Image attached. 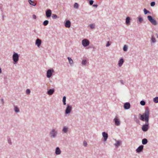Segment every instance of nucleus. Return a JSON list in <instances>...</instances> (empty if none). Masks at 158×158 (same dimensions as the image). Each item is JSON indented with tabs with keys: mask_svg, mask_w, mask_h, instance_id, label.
I'll return each instance as SVG.
<instances>
[{
	"mask_svg": "<svg viewBox=\"0 0 158 158\" xmlns=\"http://www.w3.org/2000/svg\"><path fill=\"white\" fill-rule=\"evenodd\" d=\"M143 148V146L141 145L139 146L136 149V151L138 153L142 152Z\"/></svg>",
	"mask_w": 158,
	"mask_h": 158,
	"instance_id": "ddd939ff",
	"label": "nucleus"
},
{
	"mask_svg": "<svg viewBox=\"0 0 158 158\" xmlns=\"http://www.w3.org/2000/svg\"><path fill=\"white\" fill-rule=\"evenodd\" d=\"M153 101L156 103H158V97H156L153 99Z\"/></svg>",
	"mask_w": 158,
	"mask_h": 158,
	"instance_id": "2f4dec72",
	"label": "nucleus"
},
{
	"mask_svg": "<svg viewBox=\"0 0 158 158\" xmlns=\"http://www.w3.org/2000/svg\"><path fill=\"white\" fill-rule=\"evenodd\" d=\"M52 18L53 19H55L57 18V16L56 14H52Z\"/></svg>",
	"mask_w": 158,
	"mask_h": 158,
	"instance_id": "c9c22d12",
	"label": "nucleus"
},
{
	"mask_svg": "<svg viewBox=\"0 0 158 158\" xmlns=\"http://www.w3.org/2000/svg\"><path fill=\"white\" fill-rule=\"evenodd\" d=\"M32 18L34 19H36V16L35 15H32Z\"/></svg>",
	"mask_w": 158,
	"mask_h": 158,
	"instance_id": "c03bdc74",
	"label": "nucleus"
},
{
	"mask_svg": "<svg viewBox=\"0 0 158 158\" xmlns=\"http://www.w3.org/2000/svg\"><path fill=\"white\" fill-rule=\"evenodd\" d=\"M124 63V60L123 58H121L118 62V66L119 67H121Z\"/></svg>",
	"mask_w": 158,
	"mask_h": 158,
	"instance_id": "f3484780",
	"label": "nucleus"
},
{
	"mask_svg": "<svg viewBox=\"0 0 158 158\" xmlns=\"http://www.w3.org/2000/svg\"><path fill=\"white\" fill-rule=\"evenodd\" d=\"M142 143L143 145H145L147 144L148 142V141L147 139L144 138L142 140Z\"/></svg>",
	"mask_w": 158,
	"mask_h": 158,
	"instance_id": "4be33fe9",
	"label": "nucleus"
},
{
	"mask_svg": "<svg viewBox=\"0 0 158 158\" xmlns=\"http://www.w3.org/2000/svg\"><path fill=\"white\" fill-rule=\"evenodd\" d=\"M66 97L65 96H64L63 98V100H62L63 104L64 105H66Z\"/></svg>",
	"mask_w": 158,
	"mask_h": 158,
	"instance_id": "cd10ccee",
	"label": "nucleus"
},
{
	"mask_svg": "<svg viewBox=\"0 0 158 158\" xmlns=\"http://www.w3.org/2000/svg\"><path fill=\"white\" fill-rule=\"evenodd\" d=\"M134 120L137 123H139V121L137 117H135L134 118Z\"/></svg>",
	"mask_w": 158,
	"mask_h": 158,
	"instance_id": "ea45409f",
	"label": "nucleus"
},
{
	"mask_svg": "<svg viewBox=\"0 0 158 158\" xmlns=\"http://www.w3.org/2000/svg\"><path fill=\"white\" fill-rule=\"evenodd\" d=\"M54 72V70L52 69H48L47 71V77L48 78H50Z\"/></svg>",
	"mask_w": 158,
	"mask_h": 158,
	"instance_id": "423d86ee",
	"label": "nucleus"
},
{
	"mask_svg": "<svg viewBox=\"0 0 158 158\" xmlns=\"http://www.w3.org/2000/svg\"><path fill=\"white\" fill-rule=\"evenodd\" d=\"M102 135L103 138V141H106L108 137V134L105 132H104L102 133Z\"/></svg>",
	"mask_w": 158,
	"mask_h": 158,
	"instance_id": "f8f14e48",
	"label": "nucleus"
},
{
	"mask_svg": "<svg viewBox=\"0 0 158 158\" xmlns=\"http://www.w3.org/2000/svg\"><path fill=\"white\" fill-rule=\"evenodd\" d=\"M71 24V23L70 21L69 20H67L65 22L64 25L66 27L69 28L70 27Z\"/></svg>",
	"mask_w": 158,
	"mask_h": 158,
	"instance_id": "2eb2a0df",
	"label": "nucleus"
},
{
	"mask_svg": "<svg viewBox=\"0 0 158 158\" xmlns=\"http://www.w3.org/2000/svg\"><path fill=\"white\" fill-rule=\"evenodd\" d=\"M93 6L94 7H97L98 6V5L97 4H94L93 5Z\"/></svg>",
	"mask_w": 158,
	"mask_h": 158,
	"instance_id": "de8ad7c7",
	"label": "nucleus"
},
{
	"mask_svg": "<svg viewBox=\"0 0 158 158\" xmlns=\"http://www.w3.org/2000/svg\"><path fill=\"white\" fill-rule=\"evenodd\" d=\"M49 23V21L48 20H45L43 23V24L44 26H46Z\"/></svg>",
	"mask_w": 158,
	"mask_h": 158,
	"instance_id": "c85d7f7f",
	"label": "nucleus"
},
{
	"mask_svg": "<svg viewBox=\"0 0 158 158\" xmlns=\"http://www.w3.org/2000/svg\"><path fill=\"white\" fill-rule=\"evenodd\" d=\"M147 18L148 20L153 25H156L157 24L156 21L151 15H148Z\"/></svg>",
	"mask_w": 158,
	"mask_h": 158,
	"instance_id": "39448f33",
	"label": "nucleus"
},
{
	"mask_svg": "<svg viewBox=\"0 0 158 158\" xmlns=\"http://www.w3.org/2000/svg\"><path fill=\"white\" fill-rule=\"evenodd\" d=\"M139 115L140 116L139 119L142 121L145 122V124L142 126V130L144 132L147 131L149 128V110L148 107H146L145 111L143 114H139Z\"/></svg>",
	"mask_w": 158,
	"mask_h": 158,
	"instance_id": "f257e3e1",
	"label": "nucleus"
},
{
	"mask_svg": "<svg viewBox=\"0 0 158 158\" xmlns=\"http://www.w3.org/2000/svg\"><path fill=\"white\" fill-rule=\"evenodd\" d=\"M31 91L30 89H27L26 90V93L27 94L29 95L30 94Z\"/></svg>",
	"mask_w": 158,
	"mask_h": 158,
	"instance_id": "e433bc0d",
	"label": "nucleus"
},
{
	"mask_svg": "<svg viewBox=\"0 0 158 158\" xmlns=\"http://www.w3.org/2000/svg\"><path fill=\"white\" fill-rule=\"evenodd\" d=\"M156 3L155 2H152L150 3V5L151 6L153 7L155 5Z\"/></svg>",
	"mask_w": 158,
	"mask_h": 158,
	"instance_id": "4c0bfd02",
	"label": "nucleus"
},
{
	"mask_svg": "<svg viewBox=\"0 0 158 158\" xmlns=\"http://www.w3.org/2000/svg\"><path fill=\"white\" fill-rule=\"evenodd\" d=\"M55 153L56 155H59L61 154V151L59 147H57L56 148Z\"/></svg>",
	"mask_w": 158,
	"mask_h": 158,
	"instance_id": "dca6fc26",
	"label": "nucleus"
},
{
	"mask_svg": "<svg viewBox=\"0 0 158 158\" xmlns=\"http://www.w3.org/2000/svg\"><path fill=\"white\" fill-rule=\"evenodd\" d=\"M8 143L10 145H11L12 144L11 140L10 138H9L8 139Z\"/></svg>",
	"mask_w": 158,
	"mask_h": 158,
	"instance_id": "79ce46f5",
	"label": "nucleus"
},
{
	"mask_svg": "<svg viewBox=\"0 0 158 158\" xmlns=\"http://www.w3.org/2000/svg\"><path fill=\"white\" fill-rule=\"evenodd\" d=\"M28 1L30 5L34 6L36 5V4L35 3L34 1L31 0H28Z\"/></svg>",
	"mask_w": 158,
	"mask_h": 158,
	"instance_id": "5701e85b",
	"label": "nucleus"
},
{
	"mask_svg": "<svg viewBox=\"0 0 158 158\" xmlns=\"http://www.w3.org/2000/svg\"><path fill=\"white\" fill-rule=\"evenodd\" d=\"M19 55L17 53L14 52L12 56V59L14 64H16L19 60Z\"/></svg>",
	"mask_w": 158,
	"mask_h": 158,
	"instance_id": "7ed1b4c3",
	"label": "nucleus"
},
{
	"mask_svg": "<svg viewBox=\"0 0 158 158\" xmlns=\"http://www.w3.org/2000/svg\"><path fill=\"white\" fill-rule=\"evenodd\" d=\"M143 11L144 15H146L147 14H151V12L148 10H147L146 9L144 8L143 9Z\"/></svg>",
	"mask_w": 158,
	"mask_h": 158,
	"instance_id": "bb28decb",
	"label": "nucleus"
},
{
	"mask_svg": "<svg viewBox=\"0 0 158 158\" xmlns=\"http://www.w3.org/2000/svg\"><path fill=\"white\" fill-rule=\"evenodd\" d=\"M74 8L78 9L79 7V4L77 3H75L74 5Z\"/></svg>",
	"mask_w": 158,
	"mask_h": 158,
	"instance_id": "7c9ffc66",
	"label": "nucleus"
},
{
	"mask_svg": "<svg viewBox=\"0 0 158 158\" xmlns=\"http://www.w3.org/2000/svg\"><path fill=\"white\" fill-rule=\"evenodd\" d=\"M113 121L115 125L117 126H119L121 123V122L120 119L118 118L117 116H116L114 118Z\"/></svg>",
	"mask_w": 158,
	"mask_h": 158,
	"instance_id": "0eeeda50",
	"label": "nucleus"
},
{
	"mask_svg": "<svg viewBox=\"0 0 158 158\" xmlns=\"http://www.w3.org/2000/svg\"><path fill=\"white\" fill-rule=\"evenodd\" d=\"M55 92V89L54 88L50 89L48 90L47 94L48 95H52Z\"/></svg>",
	"mask_w": 158,
	"mask_h": 158,
	"instance_id": "4468645a",
	"label": "nucleus"
},
{
	"mask_svg": "<svg viewBox=\"0 0 158 158\" xmlns=\"http://www.w3.org/2000/svg\"><path fill=\"white\" fill-rule=\"evenodd\" d=\"M52 12V11L49 9H48L46 11V15L47 18H49L51 16Z\"/></svg>",
	"mask_w": 158,
	"mask_h": 158,
	"instance_id": "1a4fd4ad",
	"label": "nucleus"
},
{
	"mask_svg": "<svg viewBox=\"0 0 158 158\" xmlns=\"http://www.w3.org/2000/svg\"><path fill=\"white\" fill-rule=\"evenodd\" d=\"M127 50V45H125L123 47V50L124 51L126 52Z\"/></svg>",
	"mask_w": 158,
	"mask_h": 158,
	"instance_id": "473e14b6",
	"label": "nucleus"
},
{
	"mask_svg": "<svg viewBox=\"0 0 158 158\" xmlns=\"http://www.w3.org/2000/svg\"><path fill=\"white\" fill-rule=\"evenodd\" d=\"M137 18L138 19L137 21L138 23H141L143 21V19L142 17H139Z\"/></svg>",
	"mask_w": 158,
	"mask_h": 158,
	"instance_id": "412c9836",
	"label": "nucleus"
},
{
	"mask_svg": "<svg viewBox=\"0 0 158 158\" xmlns=\"http://www.w3.org/2000/svg\"><path fill=\"white\" fill-rule=\"evenodd\" d=\"M68 131V128L66 126H64L63 128L62 131L65 133H67Z\"/></svg>",
	"mask_w": 158,
	"mask_h": 158,
	"instance_id": "aec40b11",
	"label": "nucleus"
},
{
	"mask_svg": "<svg viewBox=\"0 0 158 158\" xmlns=\"http://www.w3.org/2000/svg\"><path fill=\"white\" fill-rule=\"evenodd\" d=\"M14 107V110L15 112L16 113L19 112L20 111L19 108L17 106H15Z\"/></svg>",
	"mask_w": 158,
	"mask_h": 158,
	"instance_id": "b1692460",
	"label": "nucleus"
},
{
	"mask_svg": "<svg viewBox=\"0 0 158 158\" xmlns=\"http://www.w3.org/2000/svg\"><path fill=\"white\" fill-rule=\"evenodd\" d=\"M57 134V131L54 128H52L49 133L50 137L52 139L55 138Z\"/></svg>",
	"mask_w": 158,
	"mask_h": 158,
	"instance_id": "f03ea898",
	"label": "nucleus"
},
{
	"mask_svg": "<svg viewBox=\"0 0 158 158\" xmlns=\"http://www.w3.org/2000/svg\"><path fill=\"white\" fill-rule=\"evenodd\" d=\"M89 41L86 39H84L82 41V44L84 47L87 46L89 45Z\"/></svg>",
	"mask_w": 158,
	"mask_h": 158,
	"instance_id": "6e6552de",
	"label": "nucleus"
},
{
	"mask_svg": "<svg viewBox=\"0 0 158 158\" xmlns=\"http://www.w3.org/2000/svg\"><path fill=\"white\" fill-rule=\"evenodd\" d=\"M67 58L69 60V64L70 65H72L73 63V62L72 58L69 57H68Z\"/></svg>",
	"mask_w": 158,
	"mask_h": 158,
	"instance_id": "393cba45",
	"label": "nucleus"
},
{
	"mask_svg": "<svg viewBox=\"0 0 158 158\" xmlns=\"http://www.w3.org/2000/svg\"><path fill=\"white\" fill-rule=\"evenodd\" d=\"M87 63V61L86 60L83 59L82 60L81 64L82 65H85Z\"/></svg>",
	"mask_w": 158,
	"mask_h": 158,
	"instance_id": "c756f323",
	"label": "nucleus"
},
{
	"mask_svg": "<svg viewBox=\"0 0 158 158\" xmlns=\"http://www.w3.org/2000/svg\"><path fill=\"white\" fill-rule=\"evenodd\" d=\"M2 17H3V19H4V16L3 15L2 16Z\"/></svg>",
	"mask_w": 158,
	"mask_h": 158,
	"instance_id": "09e8293b",
	"label": "nucleus"
},
{
	"mask_svg": "<svg viewBox=\"0 0 158 158\" xmlns=\"http://www.w3.org/2000/svg\"><path fill=\"white\" fill-rule=\"evenodd\" d=\"M145 102L144 101L142 100L140 102V104L142 106H143L145 105Z\"/></svg>",
	"mask_w": 158,
	"mask_h": 158,
	"instance_id": "f704fd0d",
	"label": "nucleus"
},
{
	"mask_svg": "<svg viewBox=\"0 0 158 158\" xmlns=\"http://www.w3.org/2000/svg\"><path fill=\"white\" fill-rule=\"evenodd\" d=\"M72 106L69 104H67L65 110V114H70L72 110Z\"/></svg>",
	"mask_w": 158,
	"mask_h": 158,
	"instance_id": "20e7f679",
	"label": "nucleus"
},
{
	"mask_svg": "<svg viewBox=\"0 0 158 158\" xmlns=\"http://www.w3.org/2000/svg\"><path fill=\"white\" fill-rule=\"evenodd\" d=\"M115 141H116V143H115L114 145L116 147H118L120 146V144L122 142L120 140L117 141L116 139H115Z\"/></svg>",
	"mask_w": 158,
	"mask_h": 158,
	"instance_id": "6ab92c4d",
	"label": "nucleus"
},
{
	"mask_svg": "<svg viewBox=\"0 0 158 158\" xmlns=\"http://www.w3.org/2000/svg\"><path fill=\"white\" fill-rule=\"evenodd\" d=\"M120 82L122 84V85H124V83L123 80H120Z\"/></svg>",
	"mask_w": 158,
	"mask_h": 158,
	"instance_id": "49530a36",
	"label": "nucleus"
},
{
	"mask_svg": "<svg viewBox=\"0 0 158 158\" xmlns=\"http://www.w3.org/2000/svg\"><path fill=\"white\" fill-rule=\"evenodd\" d=\"M110 45V44L109 41H107V43H106V47H107L109 46Z\"/></svg>",
	"mask_w": 158,
	"mask_h": 158,
	"instance_id": "37998d69",
	"label": "nucleus"
},
{
	"mask_svg": "<svg viewBox=\"0 0 158 158\" xmlns=\"http://www.w3.org/2000/svg\"><path fill=\"white\" fill-rule=\"evenodd\" d=\"M42 43V40L40 39L37 38L35 40V45L39 47Z\"/></svg>",
	"mask_w": 158,
	"mask_h": 158,
	"instance_id": "9b49d317",
	"label": "nucleus"
},
{
	"mask_svg": "<svg viewBox=\"0 0 158 158\" xmlns=\"http://www.w3.org/2000/svg\"><path fill=\"white\" fill-rule=\"evenodd\" d=\"M89 5H92L94 2V1L93 0H89Z\"/></svg>",
	"mask_w": 158,
	"mask_h": 158,
	"instance_id": "58836bf2",
	"label": "nucleus"
},
{
	"mask_svg": "<svg viewBox=\"0 0 158 158\" xmlns=\"http://www.w3.org/2000/svg\"><path fill=\"white\" fill-rule=\"evenodd\" d=\"M151 40L152 43H154L156 42V40L154 37V35H152L151 36Z\"/></svg>",
	"mask_w": 158,
	"mask_h": 158,
	"instance_id": "a878e982",
	"label": "nucleus"
},
{
	"mask_svg": "<svg viewBox=\"0 0 158 158\" xmlns=\"http://www.w3.org/2000/svg\"><path fill=\"white\" fill-rule=\"evenodd\" d=\"M123 107L125 110H128L131 107V105L129 102H127L125 103L123 105Z\"/></svg>",
	"mask_w": 158,
	"mask_h": 158,
	"instance_id": "9d476101",
	"label": "nucleus"
},
{
	"mask_svg": "<svg viewBox=\"0 0 158 158\" xmlns=\"http://www.w3.org/2000/svg\"><path fill=\"white\" fill-rule=\"evenodd\" d=\"M90 28L94 29L95 28V25L94 24H91L89 25Z\"/></svg>",
	"mask_w": 158,
	"mask_h": 158,
	"instance_id": "72a5a7b5",
	"label": "nucleus"
},
{
	"mask_svg": "<svg viewBox=\"0 0 158 158\" xmlns=\"http://www.w3.org/2000/svg\"><path fill=\"white\" fill-rule=\"evenodd\" d=\"M131 19L129 17H127L126 19V24L127 25H129L130 23Z\"/></svg>",
	"mask_w": 158,
	"mask_h": 158,
	"instance_id": "a211bd4d",
	"label": "nucleus"
},
{
	"mask_svg": "<svg viewBox=\"0 0 158 158\" xmlns=\"http://www.w3.org/2000/svg\"><path fill=\"white\" fill-rule=\"evenodd\" d=\"M1 102H2V105H3L4 104V99L2 98L1 99Z\"/></svg>",
	"mask_w": 158,
	"mask_h": 158,
	"instance_id": "a18cd8bd",
	"label": "nucleus"
},
{
	"mask_svg": "<svg viewBox=\"0 0 158 158\" xmlns=\"http://www.w3.org/2000/svg\"><path fill=\"white\" fill-rule=\"evenodd\" d=\"M83 144L85 147H86L87 146V143L86 141H83Z\"/></svg>",
	"mask_w": 158,
	"mask_h": 158,
	"instance_id": "a19ab883",
	"label": "nucleus"
}]
</instances>
